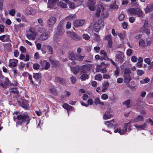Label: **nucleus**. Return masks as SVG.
<instances>
[{
    "instance_id": "f8f14e48",
    "label": "nucleus",
    "mask_w": 153,
    "mask_h": 153,
    "mask_svg": "<svg viewBox=\"0 0 153 153\" xmlns=\"http://www.w3.org/2000/svg\"><path fill=\"white\" fill-rule=\"evenodd\" d=\"M56 21V18L53 16L49 18L47 21V24L49 27H52L55 23Z\"/></svg>"
},
{
    "instance_id": "6ab92c4d",
    "label": "nucleus",
    "mask_w": 153,
    "mask_h": 153,
    "mask_svg": "<svg viewBox=\"0 0 153 153\" xmlns=\"http://www.w3.org/2000/svg\"><path fill=\"white\" fill-rule=\"evenodd\" d=\"M9 39V36L7 34L4 35L0 36V40L3 42H8Z\"/></svg>"
},
{
    "instance_id": "aec40b11",
    "label": "nucleus",
    "mask_w": 153,
    "mask_h": 153,
    "mask_svg": "<svg viewBox=\"0 0 153 153\" xmlns=\"http://www.w3.org/2000/svg\"><path fill=\"white\" fill-rule=\"evenodd\" d=\"M59 0H48V7L51 8L56 3L57 4Z\"/></svg>"
},
{
    "instance_id": "72a5a7b5",
    "label": "nucleus",
    "mask_w": 153,
    "mask_h": 153,
    "mask_svg": "<svg viewBox=\"0 0 153 153\" xmlns=\"http://www.w3.org/2000/svg\"><path fill=\"white\" fill-rule=\"evenodd\" d=\"M23 27V25L21 24L19 25H16L15 26V29L16 32H18V30L21 29Z\"/></svg>"
},
{
    "instance_id": "13d9d810",
    "label": "nucleus",
    "mask_w": 153,
    "mask_h": 153,
    "mask_svg": "<svg viewBox=\"0 0 153 153\" xmlns=\"http://www.w3.org/2000/svg\"><path fill=\"white\" fill-rule=\"evenodd\" d=\"M132 53V50L130 49H128L126 51V54L128 56H130Z\"/></svg>"
},
{
    "instance_id": "6e6d98bb",
    "label": "nucleus",
    "mask_w": 153,
    "mask_h": 153,
    "mask_svg": "<svg viewBox=\"0 0 153 153\" xmlns=\"http://www.w3.org/2000/svg\"><path fill=\"white\" fill-rule=\"evenodd\" d=\"M64 97H69L71 95V93L67 91H65L64 93Z\"/></svg>"
},
{
    "instance_id": "3c124183",
    "label": "nucleus",
    "mask_w": 153,
    "mask_h": 153,
    "mask_svg": "<svg viewBox=\"0 0 153 153\" xmlns=\"http://www.w3.org/2000/svg\"><path fill=\"white\" fill-rule=\"evenodd\" d=\"M102 78V76L101 74L97 75L95 76V79L99 81H100Z\"/></svg>"
},
{
    "instance_id": "6e6552de",
    "label": "nucleus",
    "mask_w": 153,
    "mask_h": 153,
    "mask_svg": "<svg viewBox=\"0 0 153 153\" xmlns=\"http://www.w3.org/2000/svg\"><path fill=\"white\" fill-rule=\"evenodd\" d=\"M37 36V34L33 28H29L26 35L27 37L29 40H34Z\"/></svg>"
},
{
    "instance_id": "ddd939ff",
    "label": "nucleus",
    "mask_w": 153,
    "mask_h": 153,
    "mask_svg": "<svg viewBox=\"0 0 153 153\" xmlns=\"http://www.w3.org/2000/svg\"><path fill=\"white\" fill-rule=\"evenodd\" d=\"M18 62V60L15 59H10L9 62V66L10 67H16Z\"/></svg>"
},
{
    "instance_id": "49530a36",
    "label": "nucleus",
    "mask_w": 153,
    "mask_h": 153,
    "mask_svg": "<svg viewBox=\"0 0 153 153\" xmlns=\"http://www.w3.org/2000/svg\"><path fill=\"white\" fill-rule=\"evenodd\" d=\"M88 78V75L87 74H83L80 77V78L82 80H85Z\"/></svg>"
},
{
    "instance_id": "c9c22d12",
    "label": "nucleus",
    "mask_w": 153,
    "mask_h": 153,
    "mask_svg": "<svg viewBox=\"0 0 153 153\" xmlns=\"http://www.w3.org/2000/svg\"><path fill=\"white\" fill-rule=\"evenodd\" d=\"M100 53L102 55V58L103 59H106L108 58L106 53L103 50H102L100 51Z\"/></svg>"
},
{
    "instance_id": "603ef678",
    "label": "nucleus",
    "mask_w": 153,
    "mask_h": 153,
    "mask_svg": "<svg viewBox=\"0 0 153 153\" xmlns=\"http://www.w3.org/2000/svg\"><path fill=\"white\" fill-rule=\"evenodd\" d=\"M131 100H128L124 102L123 104L124 105H125L127 108L129 107V105L130 102Z\"/></svg>"
},
{
    "instance_id": "e2e57ef3",
    "label": "nucleus",
    "mask_w": 153,
    "mask_h": 153,
    "mask_svg": "<svg viewBox=\"0 0 153 153\" xmlns=\"http://www.w3.org/2000/svg\"><path fill=\"white\" fill-rule=\"evenodd\" d=\"M144 62L148 64L149 65L151 62V60L149 58H146L144 59Z\"/></svg>"
},
{
    "instance_id": "79ce46f5",
    "label": "nucleus",
    "mask_w": 153,
    "mask_h": 153,
    "mask_svg": "<svg viewBox=\"0 0 153 153\" xmlns=\"http://www.w3.org/2000/svg\"><path fill=\"white\" fill-rule=\"evenodd\" d=\"M139 45L140 47H144L145 45V43L143 40L140 39L139 41Z\"/></svg>"
},
{
    "instance_id": "4d7b16f0",
    "label": "nucleus",
    "mask_w": 153,
    "mask_h": 153,
    "mask_svg": "<svg viewBox=\"0 0 153 153\" xmlns=\"http://www.w3.org/2000/svg\"><path fill=\"white\" fill-rule=\"evenodd\" d=\"M144 74V72L141 70H138L137 71V74L139 76H141Z\"/></svg>"
},
{
    "instance_id": "7c9ffc66",
    "label": "nucleus",
    "mask_w": 153,
    "mask_h": 153,
    "mask_svg": "<svg viewBox=\"0 0 153 153\" xmlns=\"http://www.w3.org/2000/svg\"><path fill=\"white\" fill-rule=\"evenodd\" d=\"M64 31L62 27L59 26H58L57 27L56 33L58 35H61L64 33Z\"/></svg>"
},
{
    "instance_id": "a211bd4d",
    "label": "nucleus",
    "mask_w": 153,
    "mask_h": 153,
    "mask_svg": "<svg viewBox=\"0 0 153 153\" xmlns=\"http://www.w3.org/2000/svg\"><path fill=\"white\" fill-rule=\"evenodd\" d=\"M48 37V34L47 32H45L39 36V39L41 40H44L47 39Z\"/></svg>"
},
{
    "instance_id": "a18cd8bd",
    "label": "nucleus",
    "mask_w": 153,
    "mask_h": 153,
    "mask_svg": "<svg viewBox=\"0 0 153 153\" xmlns=\"http://www.w3.org/2000/svg\"><path fill=\"white\" fill-rule=\"evenodd\" d=\"M149 79L147 78L146 77L145 79L140 81V82L141 84H145L148 82L149 81Z\"/></svg>"
},
{
    "instance_id": "bb28decb",
    "label": "nucleus",
    "mask_w": 153,
    "mask_h": 153,
    "mask_svg": "<svg viewBox=\"0 0 153 153\" xmlns=\"http://www.w3.org/2000/svg\"><path fill=\"white\" fill-rule=\"evenodd\" d=\"M94 102L95 104L97 105L98 104H100L101 105H104V102H101L99 98L97 97L95 98Z\"/></svg>"
},
{
    "instance_id": "b1692460",
    "label": "nucleus",
    "mask_w": 153,
    "mask_h": 153,
    "mask_svg": "<svg viewBox=\"0 0 153 153\" xmlns=\"http://www.w3.org/2000/svg\"><path fill=\"white\" fill-rule=\"evenodd\" d=\"M109 85V83L107 81H105L102 84V92H105L107 89Z\"/></svg>"
},
{
    "instance_id": "f257e3e1",
    "label": "nucleus",
    "mask_w": 153,
    "mask_h": 153,
    "mask_svg": "<svg viewBox=\"0 0 153 153\" xmlns=\"http://www.w3.org/2000/svg\"><path fill=\"white\" fill-rule=\"evenodd\" d=\"M95 3V0H89L88 2V6L91 10L95 11V16L98 17L100 16L103 18H106L108 15V11L106 9V6L104 4H101L94 6Z\"/></svg>"
},
{
    "instance_id": "c756f323",
    "label": "nucleus",
    "mask_w": 153,
    "mask_h": 153,
    "mask_svg": "<svg viewBox=\"0 0 153 153\" xmlns=\"http://www.w3.org/2000/svg\"><path fill=\"white\" fill-rule=\"evenodd\" d=\"M54 81L56 83L61 84H63L64 82L63 79L57 76L55 77Z\"/></svg>"
},
{
    "instance_id": "dca6fc26",
    "label": "nucleus",
    "mask_w": 153,
    "mask_h": 153,
    "mask_svg": "<svg viewBox=\"0 0 153 153\" xmlns=\"http://www.w3.org/2000/svg\"><path fill=\"white\" fill-rule=\"evenodd\" d=\"M104 39L105 40L108 41V47L111 48L112 46V43L111 35H108L106 36H105Z\"/></svg>"
},
{
    "instance_id": "680f3d73",
    "label": "nucleus",
    "mask_w": 153,
    "mask_h": 153,
    "mask_svg": "<svg viewBox=\"0 0 153 153\" xmlns=\"http://www.w3.org/2000/svg\"><path fill=\"white\" fill-rule=\"evenodd\" d=\"M125 18V16L124 14H121L119 16V19L120 21L123 20Z\"/></svg>"
},
{
    "instance_id": "1a4fd4ad",
    "label": "nucleus",
    "mask_w": 153,
    "mask_h": 153,
    "mask_svg": "<svg viewBox=\"0 0 153 153\" xmlns=\"http://www.w3.org/2000/svg\"><path fill=\"white\" fill-rule=\"evenodd\" d=\"M92 66L91 64H88L81 66L80 67V73H87L90 70Z\"/></svg>"
},
{
    "instance_id": "f704fd0d",
    "label": "nucleus",
    "mask_w": 153,
    "mask_h": 153,
    "mask_svg": "<svg viewBox=\"0 0 153 153\" xmlns=\"http://www.w3.org/2000/svg\"><path fill=\"white\" fill-rule=\"evenodd\" d=\"M33 77L35 79L38 80L41 77V74L38 73H34L33 74Z\"/></svg>"
},
{
    "instance_id": "864d4df0",
    "label": "nucleus",
    "mask_w": 153,
    "mask_h": 153,
    "mask_svg": "<svg viewBox=\"0 0 153 153\" xmlns=\"http://www.w3.org/2000/svg\"><path fill=\"white\" fill-rule=\"evenodd\" d=\"M131 73L130 69L128 68H126L125 70L124 74H129Z\"/></svg>"
},
{
    "instance_id": "c85d7f7f",
    "label": "nucleus",
    "mask_w": 153,
    "mask_h": 153,
    "mask_svg": "<svg viewBox=\"0 0 153 153\" xmlns=\"http://www.w3.org/2000/svg\"><path fill=\"white\" fill-rule=\"evenodd\" d=\"M26 10L27 12L30 15H33L35 13V11L31 7H27L26 9Z\"/></svg>"
},
{
    "instance_id": "4468645a",
    "label": "nucleus",
    "mask_w": 153,
    "mask_h": 153,
    "mask_svg": "<svg viewBox=\"0 0 153 153\" xmlns=\"http://www.w3.org/2000/svg\"><path fill=\"white\" fill-rule=\"evenodd\" d=\"M41 64L43 69L47 70L50 67L49 63L45 60L43 61Z\"/></svg>"
},
{
    "instance_id": "423d86ee",
    "label": "nucleus",
    "mask_w": 153,
    "mask_h": 153,
    "mask_svg": "<svg viewBox=\"0 0 153 153\" xmlns=\"http://www.w3.org/2000/svg\"><path fill=\"white\" fill-rule=\"evenodd\" d=\"M115 60L120 62H123L125 59V56L124 53L120 51H117L115 54Z\"/></svg>"
},
{
    "instance_id": "f3484780",
    "label": "nucleus",
    "mask_w": 153,
    "mask_h": 153,
    "mask_svg": "<svg viewBox=\"0 0 153 153\" xmlns=\"http://www.w3.org/2000/svg\"><path fill=\"white\" fill-rule=\"evenodd\" d=\"M104 123L109 128L113 127L116 125V123L114 122V120H112L109 121H105L104 122Z\"/></svg>"
},
{
    "instance_id": "412c9836",
    "label": "nucleus",
    "mask_w": 153,
    "mask_h": 153,
    "mask_svg": "<svg viewBox=\"0 0 153 153\" xmlns=\"http://www.w3.org/2000/svg\"><path fill=\"white\" fill-rule=\"evenodd\" d=\"M153 10V4H148L146 8L145 9L144 11L146 13L150 12Z\"/></svg>"
},
{
    "instance_id": "5701e85b",
    "label": "nucleus",
    "mask_w": 153,
    "mask_h": 153,
    "mask_svg": "<svg viewBox=\"0 0 153 153\" xmlns=\"http://www.w3.org/2000/svg\"><path fill=\"white\" fill-rule=\"evenodd\" d=\"M134 126L136 127L138 130H144L146 127L147 125L146 123H144L140 125H134Z\"/></svg>"
},
{
    "instance_id": "0eeeda50",
    "label": "nucleus",
    "mask_w": 153,
    "mask_h": 153,
    "mask_svg": "<svg viewBox=\"0 0 153 153\" xmlns=\"http://www.w3.org/2000/svg\"><path fill=\"white\" fill-rule=\"evenodd\" d=\"M128 12L131 15H137L138 16L141 17L143 16V12L139 8H131L128 10Z\"/></svg>"
},
{
    "instance_id": "a19ab883",
    "label": "nucleus",
    "mask_w": 153,
    "mask_h": 153,
    "mask_svg": "<svg viewBox=\"0 0 153 153\" xmlns=\"http://www.w3.org/2000/svg\"><path fill=\"white\" fill-rule=\"evenodd\" d=\"M66 3L68 4L69 7L71 9H73L76 7L74 3L72 2H70L69 1V2Z\"/></svg>"
},
{
    "instance_id": "c03bdc74",
    "label": "nucleus",
    "mask_w": 153,
    "mask_h": 153,
    "mask_svg": "<svg viewBox=\"0 0 153 153\" xmlns=\"http://www.w3.org/2000/svg\"><path fill=\"white\" fill-rule=\"evenodd\" d=\"M3 82L4 84L7 86L9 83V81L8 79L6 77H4L3 79Z\"/></svg>"
},
{
    "instance_id": "473e14b6",
    "label": "nucleus",
    "mask_w": 153,
    "mask_h": 153,
    "mask_svg": "<svg viewBox=\"0 0 153 153\" xmlns=\"http://www.w3.org/2000/svg\"><path fill=\"white\" fill-rule=\"evenodd\" d=\"M49 60L54 66H57L59 65L58 62L54 59L50 58Z\"/></svg>"
},
{
    "instance_id": "a878e982",
    "label": "nucleus",
    "mask_w": 153,
    "mask_h": 153,
    "mask_svg": "<svg viewBox=\"0 0 153 153\" xmlns=\"http://www.w3.org/2000/svg\"><path fill=\"white\" fill-rule=\"evenodd\" d=\"M112 115L110 114V112L108 111L105 112L103 116V118L105 120H107L111 118Z\"/></svg>"
},
{
    "instance_id": "8fccbe9b",
    "label": "nucleus",
    "mask_w": 153,
    "mask_h": 153,
    "mask_svg": "<svg viewBox=\"0 0 153 153\" xmlns=\"http://www.w3.org/2000/svg\"><path fill=\"white\" fill-rule=\"evenodd\" d=\"M33 67L34 69L38 70L39 68L40 65L39 64L35 63L33 64Z\"/></svg>"
},
{
    "instance_id": "393cba45",
    "label": "nucleus",
    "mask_w": 153,
    "mask_h": 153,
    "mask_svg": "<svg viewBox=\"0 0 153 153\" xmlns=\"http://www.w3.org/2000/svg\"><path fill=\"white\" fill-rule=\"evenodd\" d=\"M76 56L75 53L73 52H71L68 53V57L71 60H75Z\"/></svg>"
},
{
    "instance_id": "9d476101",
    "label": "nucleus",
    "mask_w": 153,
    "mask_h": 153,
    "mask_svg": "<svg viewBox=\"0 0 153 153\" xmlns=\"http://www.w3.org/2000/svg\"><path fill=\"white\" fill-rule=\"evenodd\" d=\"M68 35L72 39L75 40H78L81 39L80 36L73 32H67Z\"/></svg>"
},
{
    "instance_id": "69168bd1",
    "label": "nucleus",
    "mask_w": 153,
    "mask_h": 153,
    "mask_svg": "<svg viewBox=\"0 0 153 153\" xmlns=\"http://www.w3.org/2000/svg\"><path fill=\"white\" fill-rule=\"evenodd\" d=\"M110 75L108 74H106L103 75V78L104 79H108L110 78Z\"/></svg>"
},
{
    "instance_id": "338daca9",
    "label": "nucleus",
    "mask_w": 153,
    "mask_h": 153,
    "mask_svg": "<svg viewBox=\"0 0 153 153\" xmlns=\"http://www.w3.org/2000/svg\"><path fill=\"white\" fill-rule=\"evenodd\" d=\"M135 19V18L132 17H130L129 18V20L130 22L133 23L134 22Z\"/></svg>"
},
{
    "instance_id": "7ed1b4c3",
    "label": "nucleus",
    "mask_w": 153,
    "mask_h": 153,
    "mask_svg": "<svg viewBox=\"0 0 153 153\" xmlns=\"http://www.w3.org/2000/svg\"><path fill=\"white\" fill-rule=\"evenodd\" d=\"M131 126V125L130 122L126 123L124 124L122 130L120 128H117L114 130V132L115 133L118 132L121 135L123 134L126 132L127 128L128 129L129 131H130Z\"/></svg>"
},
{
    "instance_id": "58836bf2",
    "label": "nucleus",
    "mask_w": 153,
    "mask_h": 153,
    "mask_svg": "<svg viewBox=\"0 0 153 153\" xmlns=\"http://www.w3.org/2000/svg\"><path fill=\"white\" fill-rule=\"evenodd\" d=\"M85 56H81L80 54H77L76 55V58L77 60L79 61H82L83 60Z\"/></svg>"
},
{
    "instance_id": "37998d69",
    "label": "nucleus",
    "mask_w": 153,
    "mask_h": 153,
    "mask_svg": "<svg viewBox=\"0 0 153 153\" xmlns=\"http://www.w3.org/2000/svg\"><path fill=\"white\" fill-rule=\"evenodd\" d=\"M119 37L122 39H124L126 38V33L125 32H123L118 34Z\"/></svg>"
},
{
    "instance_id": "20e7f679",
    "label": "nucleus",
    "mask_w": 153,
    "mask_h": 153,
    "mask_svg": "<svg viewBox=\"0 0 153 153\" xmlns=\"http://www.w3.org/2000/svg\"><path fill=\"white\" fill-rule=\"evenodd\" d=\"M17 118L18 120H21L23 122L26 123V125L29 123L30 120L26 112L17 115Z\"/></svg>"
},
{
    "instance_id": "4c0bfd02",
    "label": "nucleus",
    "mask_w": 153,
    "mask_h": 153,
    "mask_svg": "<svg viewBox=\"0 0 153 153\" xmlns=\"http://www.w3.org/2000/svg\"><path fill=\"white\" fill-rule=\"evenodd\" d=\"M110 7L111 9H117L118 8V6L116 4V2L114 1L110 4Z\"/></svg>"
},
{
    "instance_id": "2f4dec72",
    "label": "nucleus",
    "mask_w": 153,
    "mask_h": 153,
    "mask_svg": "<svg viewBox=\"0 0 153 153\" xmlns=\"http://www.w3.org/2000/svg\"><path fill=\"white\" fill-rule=\"evenodd\" d=\"M144 119L143 116L138 115L136 118L133 120V122H137L139 121H143Z\"/></svg>"
},
{
    "instance_id": "9b49d317",
    "label": "nucleus",
    "mask_w": 153,
    "mask_h": 153,
    "mask_svg": "<svg viewBox=\"0 0 153 153\" xmlns=\"http://www.w3.org/2000/svg\"><path fill=\"white\" fill-rule=\"evenodd\" d=\"M85 22L84 19H79L75 20L74 22V26L76 27H79L82 26Z\"/></svg>"
},
{
    "instance_id": "2eb2a0df",
    "label": "nucleus",
    "mask_w": 153,
    "mask_h": 153,
    "mask_svg": "<svg viewBox=\"0 0 153 153\" xmlns=\"http://www.w3.org/2000/svg\"><path fill=\"white\" fill-rule=\"evenodd\" d=\"M69 66L70 67L71 70L72 72L75 74H78L79 71H80V68L78 66H76L75 67L71 66L70 64H69Z\"/></svg>"
},
{
    "instance_id": "de8ad7c7",
    "label": "nucleus",
    "mask_w": 153,
    "mask_h": 153,
    "mask_svg": "<svg viewBox=\"0 0 153 153\" xmlns=\"http://www.w3.org/2000/svg\"><path fill=\"white\" fill-rule=\"evenodd\" d=\"M49 90L54 95H56L57 94V92L56 89L53 87H52L50 88Z\"/></svg>"
},
{
    "instance_id": "052dcab7",
    "label": "nucleus",
    "mask_w": 153,
    "mask_h": 153,
    "mask_svg": "<svg viewBox=\"0 0 153 153\" xmlns=\"http://www.w3.org/2000/svg\"><path fill=\"white\" fill-rule=\"evenodd\" d=\"M83 37L86 40H88L90 38L89 36L87 34H84L83 35Z\"/></svg>"
},
{
    "instance_id": "39448f33",
    "label": "nucleus",
    "mask_w": 153,
    "mask_h": 153,
    "mask_svg": "<svg viewBox=\"0 0 153 153\" xmlns=\"http://www.w3.org/2000/svg\"><path fill=\"white\" fill-rule=\"evenodd\" d=\"M104 25L103 20L100 19L97 21L94 25V30L96 32H98L104 27Z\"/></svg>"
},
{
    "instance_id": "4be33fe9",
    "label": "nucleus",
    "mask_w": 153,
    "mask_h": 153,
    "mask_svg": "<svg viewBox=\"0 0 153 153\" xmlns=\"http://www.w3.org/2000/svg\"><path fill=\"white\" fill-rule=\"evenodd\" d=\"M57 5L59 7L64 9H67L68 8L67 4L61 1H58L57 2Z\"/></svg>"
},
{
    "instance_id": "5fc2aeb1",
    "label": "nucleus",
    "mask_w": 153,
    "mask_h": 153,
    "mask_svg": "<svg viewBox=\"0 0 153 153\" xmlns=\"http://www.w3.org/2000/svg\"><path fill=\"white\" fill-rule=\"evenodd\" d=\"M108 96L106 94H103L101 96V98L104 100H107L108 98Z\"/></svg>"
},
{
    "instance_id": "f03ea898",
    "label": "nucleus",
    "mask_w": 153,
    "mask_h": 153,
    "mask_svg": "<svg viewBox=\"0 0 153 153\" xmlns=\"http://www.w3.org/2000/svg\"><path fill=\"white\" fill-rule=\"evenodd\" d=\"M151 28L150 24L148 21L146 20L143 25L139 29L140 32L145 33L148 35L150 34V31Z\"/></svg>"
},
{
    "instance_id": "ea45409f",
    "label": "nucleus",
    "mask_w": 153,
    "mask_h": 153,
    "mask_svg": "<svg viewBox=\"0 0 153 153\" xmlns=\"http://www.w3.org/2000/svg\"><path fill=\"white\" fill-rule=\"evenodd\" d=\"M93 38L94 40L96 41H99L100 39V36L97 34L94 33L93 35Z\"/></svg>"
},
{
    "instance_id": "774afa93",
    "label": "nucleus",
    "mask_w": 153,
    "mask_h": 153,
    "mask_svg": "<svg viewBox=\"0 0 153 153\" xmlns=\"http://www.w3.org/2000/svg\"><path fill=\"white\" fill-rule=\"evenodd\" d=\"M88 105H92L93 103V101L91 99H89L88 100Z\"/></svg>"
},
{
    "instance_id": "cd10ccee",
    "label": "nucleus",
    "mask_w": 153,
    "mask_h": 153,
    "mask_svg": "<svg viewBox=\"0 0 153 153\" xmlns=\"http://www.w3.org/2000/svg\"><path fill=\"white\" fill-rule=\"evenodd\" d=\"M124 82L127 83H129L131 79L129 74H124Z\"/></svg>"
},
{
    "instance_id": "0e129e2a",
    "label": "nucleus",
    "mask_w": 153,
    "mask_h": 153,
    "mask_svg": "<svg viewBox=\"0 0 153 153\" xmlns=\"http://www.w3.org/2000/svg\"><path fill=\"white\" fill-rule=\"evenodd\" d=\"M20 50L22 53H25L26 51V49L23 46H21L19 48Z\"/></svg>"
},
{
    "instance_id": "e433bc0d",
    "label": "nucleus",
    "mask_w": 153,
    "mask_h": 153,
    "mask_svg": "<svg viewBox=\"0 0 153 153\" xmlns=\"http://www.w3.org/2000/svg\"><path fill=\"white\" fill-rule=\"evenodd\" d=\"M76 17V15L70 14L66 17V19L67 20H70L73 19L74 18H75Z\"/></svg>"
},
{
    "instance_id": "09e8293b",
    "label": "nucleus",
    "mask_w": 153,
    "mask_h": 153,
    "mask_svg": "<svg viewBox=\"0 0 153 153\" xmlns=\"http://www.w3.org/2000/svg\"><path fill=\"white\" fill-rule=\"evenodd\" d=\"M46 48L48 50L49 53L50 54H52L53 53V49L52 48L51 46L48 45L47 46Z\"/></svg>"
},
{
    "instance_id": "bf43d9fd",
    "label": "nucleus",
    "mask_w": 153,
    "mask_h": 153,
    "mask_svg": "<svg viewBox=\"0 0 153 153\" xmlns=\"http://www.w3.org/2000/svg\"><path fill=\"white\" fill-rule=\"evenodd\" d=\"M131 60L132 62H135L137 61V58L136 56H133L131 57Z\"/></svg>"
}]
</instances>
